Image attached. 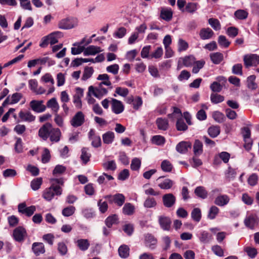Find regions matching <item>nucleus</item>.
<instances>
[{
  "instance_id": "nucleus-1",
  "label": "nucleus",
  "mask_w": 259,
  "mask_h": 259,
  "mask_svg": "<svg viewBox=\"0 0 259 259\" xmlns=\"http://www.w3.org/2000/svg\"><path fill=\"white\" fill-rule=\"evenodd\" d=\"M78 24V20L73 17H68L61 19L58 24V27L61 29L67 30L76 27Z\"/></svg>"
},
{
  "instance_id": "nucleus-2",
  "label": "nucleus",
  "mask_w": 259,
  "mask_h": 259,
  "mask_svg": "<svg viewBox=\"0 0 259 259\" xmlns=\"http://www.w3.org/2000/svg\"><path fill=\"white\" fill-rule=\"evenodd\" d=\"M62 189L61 188L54 187L52 185L46 189L43 193V197L47 201L51 200L55 196H60L62 194Z\"/></svg>"
},
{
  "instance_id": "nucleus-3",
  "label": "nucleus",
  "mask_w": 259,
  "mask_h": 259,
  "mask_svg": "<svg viewBox=\"0 0 259 259\" xmlns=\"http://www.w3.org/2000/svg\"><path fill=\"white\" fill-rule=\"evenodd\" d=\"M107 199L109 203L112 204L115 203L118 206H121L124 203L125 197L122 194L117 193L115 195H107L104 197Z\"/></svg>"
},
{
  "instance_id": "nucleus-4",
  "label": "nucleus",
  "mask_w": 259,
  "mask_h": 259,
  "mask_svg": "<svg viewBox=\"0 0 259 259\" xmlns=\"http://www.w3.org/2000/svg\"><path fill=\"white\" fill-rule=\"evenodd\" d=\"M36 210L34 205L27 207L25 202L21 203L18 205V211L19 213L25 214L27 217L32 215Z\"/></svg>"
},
{
  "instance_id": "nucleus-5",
  "label": "nucleus",
  "mask_w": 259,
  "mask_h": 259,
  "mask_svg": "<svg viewBox=\"0 0 259 259\" xmlns=\"http://www.w3.org/2000/svg\"><path fill=\"white\" fill-rule=\"evenodd\" d=\"M243 61L246 68L256 66L259 63L258 56L256 54H249L244 56Z\"/></svg>"
},
{
  "instance_id": "nucleus-6",
  "label": "nucleus",
  "mask_w": 259,
  "mask_h": 259,
  "mask_svg": "<svg viewBox=\"0 0 259 259\" xmlns=\"http://www.w3.org/2000/svg\"><path fill=\"white\" fill-rule=\"evenodd\" d=\"M52 128V124L47 122L44 124L38 131V136L43 140L46 141L49 137L50 135V132Z\"/></svg>"
},
{
  "instance_id": "nucleus-7",
  "label": "nucleus",
  "mask_w": 259,
  "mask_h": 259,
  "mask_svg": "<svg viewBox=\"0 0 259 259\" xmlns=\"http://www.w3.org/2000/svg\"><path fill=\"white\" fill-rule=\"evenodd\" d=\"M195 61L196 58L193 55L186 56L184 57L180 58L178 61L177 69H180L182 68L181 62L184 66L189 67L192 66Z\"/></svg>"
},
{
  "instance_id": "nucleus-8",
  "label": "nucleus",
  "mask_w": 259,
  "mask_h": 259,
  "mask_svg": "<svg viewBox=\"0 0 259 259\" xmlns=\"http://www.w3.org/2000/svg\"><path fill=\"white\" fill-rule=\"evenodd\" d=\"M43 100H32L30 102V107L31 109L36 113H41L46 109V106L43 104Z\"/></svg>"
},
{
  "instance_id": "nucleus-9",
  "label": "nucleus",
  "mask_w": 259,
  "mask_h": 259,
  "mask_svg": "<svg viewBox=\"0 0 259 259\" xmlns=\"http://www.w3.org/2000/svg\"><path fill=\"white\" fill-rule=\"evenodd\" d=\"M14 239L18 242H22L24 240L26 235V231L23 227L19 226L13 231Z\"/></svg>"
},
{
  "instance_id": "nucleus-10",
  "label": "nucleus",
  "mask_w": 259,
  "mask_h": 259,
  "mask_svg": "<svg viewBox=\"0 0 259 259\" xmlns=\"http://www.w3.org/2000/svg\"><path fill=\"white\" fill-rule=\"evenodd\" d=\"M84 122V116L81 111L77 112L71 120V124L75 127L81 126Z\"/></svg>"
},
{
  "instance_id": "nucleus-11",
  "label": "nucleus",
  "mask_w": 259,
  "mask_h": 259,
  "mask_svg": "<svg viewBox=\"0 0 259 259\" xmlns=\"http://www.w3.org/2000/svg\"><path fill=\"white\" fill-rule=\"evenodd\" d=\"M158 223L161 228L165 231H169L171 223L169 217L162 215L158 217Z\"/></svg>"
},
{
  "instance_id": "nucleus-12",
  "label": "nucleus",
  "mask_w": 259,
  "mask_h": 259,
  "mask_svg": "<svg viewBox=\"0 0 259 259\" xmlns=\"http://www.w3.org/2000/svg\"><path fill=\"white\" fill-rule=\"evenodd\" d=\"M163 205L167 208L172 207L176 203V198L172 193H167L163 195Z\"/></svg>"
},
{
  "instance_id": "nucleus-13",
  "label": "nucleus",
  "mask_w": 259,
  "mask_h": 259,
  "mask_svg": "<svg viewBox=\"0 0 259 259\" xmlns=\"http://www.w3.org/2000/svg\"><path fill=\"white\" fill-rule=\"evenodd\" d=\"M100 88V89H95L93 86L89 87L88 96H90V94L92 93L95 97L100 98L103 95L107 94L108 91L106 88L102 87Z\"/></svg>"
},
{
  "instance_id": "nucleus-14",
  "label": "nucleus",
  "mask_w": 259,
  "mask_h": 259,
  "mask_svg": "<svg viewBox=\"0 0 259 259\" xmlns=\"http://www.w3.org/2000/svg\"><path fill=\"white\" fill-rule=\"evenodd\" d=\"M111 108L112 111L116 114L121 113L124 110V106L122 102L115 99L112 100Z\"/></svg>"
},
{
  "instance_id": "nucleus-15",
  "label": "nucleus",
  "mask_w": 259,
  "mask_h": 259,
  "mask_svg": "<svg viewBox=\"0 0 259 259\" xmlns=\"http://www.w3.org/2000/svg\"><path fill=\"white\" fill-rule=\"evenodd\" d=\"M214 34V32L209 27L201 29L199 33L200 38L202 40L209 39Z\"/></svg>"
},
{
  "instance_id": "nucleus-16",
  "label": "nucleus",
  "mask_w": 259,
  "mask_h": 259,
  "mask_svg": "<svg viewBox=\"0 0 259 259\" xmlns=\"http://www.w3.org/2000/svg\"><path fill=\"white\" fill-rule=\"evenodd\" d=\"M191 143L189 142L182 141L177 144L176 146L177 151L182 154L186 153L188 149H191Z\"/></svg>"
},
{
  "instance_id": "nucleus-17",
  "label": "nucleus",
  "mask_w": 259,
  "mask_h": 259,
  "mask_svg": "<svg viewBox=\"0 0 259 259\" xmlns=\"http://www.w3.org/2000/svg\"><path fill=\"white\" fill-rule=\"evenodd\" d=\"M230 201L229 197L227 195H220L214 200V203L219 206H224L227 205Z\"/></svg>"
},
{
  "instance_id": "nucleus-18",
  "label": "nucleus",
  "mask_w": 259,
  "mask_h": 259,
  "mask_svg": "<svg viewBox=\"0 0 259 259\" xmlns=\"http://www.w3.org/2000/svg\"><path fill=\"white\" fill-rule=\"evenodd\" d=\"M102 51V50L101 49L100 47L91 45L85 48L83 52V55L85 56L95 55Z\"/></svg>"
},
{
  "instance_id": "nucleus-19",
  "label": "nucleus",
  "mask_w": 259,
  "mask_h": 259,
  "mask_svg": "<svg viewBox=\"0 0 259 259\" xmlns=\"http://www.w3.org/2000/svg\"><path fill=\"white\" fill-rule=\"evenodd\" d=\"M32 249L35 255L38 256L45 252L44 245L42 243L34 242L32 244Z\"/></svg>"
},
{
  "instance_id": "nucleus-20",
  "label": "nucleus",
  "mask_w": 259,
  "mask_h": 259,
  "mask_svg": "<svg viewBox=\"0 0 259 259\" xmlns=\"http://www.w3.org/2000/svg\"><path fill=\"white\" fill-rule=\"evenodd\" d=\"M61 132L58 128H52L50 132V139L52 142H58L60 140Z\"/></svg>"
},
{
  "instance_id": "nucleus-21",
  "label": "nucleus",
  "mask_w": 259,
  "mask_h": 259,
  "mask_svg": "<svg viewBox=\"0 0 259 259\" xmlns=\"http://www.w3.org/2000/svg\"><path fill=\"white\" fill-rule=\"evenodd\" d=\"M161 178L162 177H160L157 180V181H160L158 185V187L161 189H170L174 184L173 181L169 179H165L162 181H160Z\"/></svg>"
},
{
  "instance_id": "nucleus-22",
  "label": "nucleus",
  "mask_w": 259,
  "mask_h": 259,
  "mask_svg": "<svg viewBox=\"0 0 259 259\" xmlns=\"http://www.w3.org/2000/svg\"><path fill=\"white\" fill-rule=\"evenodd\" d=\"M244 224L246 227L253 229L257 224V218L253 215H249L244 220Z\"/></svg>"
},
{
  "instance_id": "nucleus-23",
  "label": "nucleus",
  "mask_w": 259,
  "mask_h": 259,
  "mask_svg": "<svg viewBox=\"0 0 259 259\" xmlns=\"http://www.w3.org/2000/svg\"><path fill=\"white\" fill-rule=\"evenodd\" d=\"M118 223V215L116 214L108 216L105 221V223L108 228H110L113 225L117 224Z\"/></svg>"
},
{
  "instance_id": "nucleus-24",
  "label": "nucleus",
  "mask_w": 259,
  "mask_h": 259,
  "mask_svg": "<svg viewBox=\"0 0 259 259\" xmlns=\"http://www.w3.org/2000/svg\"><path fill=\"white\" fill-rule=\"evenodd\" d=\"M199 239L201 242L206 244L209 243L213 239V237L208 232L203 231L200 233Z\"/></svg>"
},
{
  "instance_id": "nucleus-25",
  "label": "nucleus",
  "mask_w": 259,
  "mask_h": 259,
  "mask_svg": "<svg viewBox=\"0 0 259 259\" xmlns=\"http://www.w3.org/2000/svg\"><path fill=\"white\" fill-rule=\"evenodd\" d=\"M209 56L211 61L214 64H219L224 60V55L220 52L211 53Z\"/></svg>"
},
{
  "instance_id": "nucleus-26",
  "label": "nucleus",
  "mask_w": 259,
  "mask_h": 259,
  "mask_svg": "<svg viewBox=\"0 0 259 259\" xmlns=\"http://www.w3.org/2000/svg\"><path fill=\"white\" fill-rule=\"evenodd\" d=\"M76 243L79 249L82 251L88 250L90 245L89 240L86 239H78Z\"/></svg>"
},
{
  "instance_id": "nucleus-27",
  "label": "nucleus",
  "mask_w": 259,
  "mask_h": 259,
  "mask_svg": "<svg viewBox=\"0 0 259 259\" xmlns=\"http://www.w3.org/2000/svg\"><path fill=\"white\" fill-rule=\"evenodd\" d=\"M161 18L167 21H170L172 17V12L171 9L162 8L160 13Z\"/></svg>"
},
{
  "instance_id": "nucleus-28",
  "label": "nucleus",
  "mask_w": 259,
  "mask_h": 259,
  "mask_svg": "<svg viewBox=\"0 0 259 259\" xmlns=\"http://www.w3.org/2000/svg\"><path fill=\"white\" fill-rule=\"evenodd\" d=\"M194 193L197 197L203 199L207 198L208 195L207 191L203 186L197 187L194 190Z\"/></svg>"
},
{
  "instance_id": "nucleus-29",
  "label": "nucleus",
  "mask_w": 259,
  "mask_h": 259,
  "mask_svg": "<svg viewBox=\"0 0 259 259\" xmlns=\"http://www.w3.org/2000/svg\"><path fill=\"white\" fill-rule=\"evenodd\" d=\"M19 116L22 120L28 122L33 121L35 119V117L29 111L24 112L21 111L19 113Z\"/></svg>"
},
{
  "instance_id": "nucleus-30",
  "label": "nucleus",
  "mask_w": 259,
  "mask_h": 259,
  "mask_svg": "<svg viewBox=\"0 0 259 259\" xmlns=\"http://www.w3.org/2000/svg\"><path fill=\"white\" fill-rule=\"evenodd\" d=\"M157 239L152 234L147 235V247L151 249H154L157 245Z\"/></svg>"
},
{
  "instance_id": "nucleus-31",
  "label": "nucleus",
  "mask_w": 259,
  "mask_h": 259,
  "mask_svg": "<svg viewBox=\"0 0 259 259\" xmlns=\"http://www.w3.org/2000/svg\"><path fill=\"white\" fill-rule=\"evenodd\" d=\"M119 255L123 258H126L130 255V248L126 245H121L118 250Z\"/></svg>"
},
{
  "instance_id": "nucleus-32",
  "label": "nucleus",
  "mask_w": 259,
  "mask_h": 259,
  "mask_svg": "<svg viewBox=\"0 0 259 259\" xmlns=\"http://www.w3.org/2000/svg\"><path fill=\"white\" fill-rule=\"evenodd\" d=\"M89 148L86 147H83L81 149L80 159L84 164H86L90 161L91 157V154L89 152Z\"/></svg>"
},
{
  "instance_id": "nucleus-33",
  "label": "nucleus",
  "mask_w": 259,
  "mask_h": 259,
  "mask_svg": "<svg viewBox=\"0 0 259 259\" xmlns=\"http://www.w3.org/2000/svg\"><path fill=\"white\" fill-rule=\"evenodd\" d=\"M156 124L158 129L166 131L168 127V122L167 119L158 118L156 119Z\"/></svg>"
},
{
  "instance_id": "nucleus-34",
  "label": "nucleus",
  "mask_w": 259,
  "mask_h": 259,
  "mask_svg": "<svg viewBox=\"0 0 259 259\" xmlns=\"http://www.w3.org/2000/svg\"><path fill=\"white\" fill-rule=\"evenodd\" d=\"M48 108H51L55 113H57L59 109V105L55 98H53L49 100L47 103Z\"/></svg>"
},
{
  "instance_id": "nucleus-35",
  "label": "nucleus",
  "mask_w": 259,
  "mask_h": 259,
  "mask_svg": "<svg viewBox=\"0 0 259 259\" xmlns=\"http://www.w3.org/2000/svg\"><path fill=\"white\" fill-rule=\"evenodd\" d=\"M202 142L198 140H196L193 145V152L195 156L199 155L202 153Z\"/></svg>"
},
{
  "instance_id": "nucleus-36",
  "label": "nucleus",
  "mask_w": 259,
  "mask_h": 259,
  "mask_svg": "<svg viewBox=\"0 0 259 259\" xmlns=\"http://www.w3.org/2000/svg\"><path fill=\"white\" fill-rule=\"evenodd\" d=\"M103 141L105 144H110L112 143L114 139V134L112 132L108 131L102 136Z\"/></svg>"
},
{
  "instance_id": "nucleus-37",
  "label": "nucleus",
  "mask_w": 259,
  "mask_h": 259,
  "mask_svg": "<svg viewBox=\"0 0 259 259\" xmlns=\"http://www.w3.org/2000/svg\"><path fill=\"white\" fill-rule=\"evenodd\" d=\"M205 62L203 60L195 61L193 64L192 72L193 73L197 74L204 66Z\"/></svg>"
},
{
  "instance_id": "nucleus-38",
  "label": "nucleus",
  "mask_w": 259,
  "mask_h": 259,
  "mask_svg": "<svg viewBox=\"0 0 259 259\" xmlns=\"http://www.w3.org/2000/svg\"><path fill=\"white\" fill-rule=\"evenodd\" d=\"M255 76L251 75L247 78V86L248 89L251 90H255L257 88V84L255 82Z\"/></svg>"
},
{
  "instance_id": "nucleus-39",
  "label": "nucleus",
  "mask_w": 259,
  "mask_h": 259,
  "mask_svg": "<svg viewBox=\"0 0 259 259\" xmlns=\"http://www.w3.org/2000/svg\"><path fill=\"white\" fill-rule=\"evenodd\" d=\"M135 207L130 203H126L122 208V212L124 214L131 215L134 212Z\"/></svg>"
},
{
  "instance_id": "nucleus-40",
  "label": "nucleus",
  "mask_w": 259,
  "mask_h": 259,
  "mask_svg": "<svg viewBox=\"0 0 259 259\" xmlns=\"http://www.w3.org/2000/svg\"><path fill=\"white\" fill-rule=\"evenodd\" d=\"M191 218L194 221L196 222H200L201 219V211L200 208H194L191 213Z\"/></svg>"
},
{
  "instance_id": "nucleus-41",
  "label": "nucleus",
  "mask_w": 259,
  "mask_h": 259,
  "mask_svg": "<svg viewBox=\"0 0 259 259\" xmlns=\"http://www.w3.org/2000/svg\"><path fill=\"white\" fill-rule=\"evenodd\" d=\"M94 73V69L92 67H85L81 77L82 80H87L90 78Z\"/></svg>"
},
{
  "instance_id": "nucleus-42",
  "label": "nucleus",
  "mask_w": 259,
  "mask_h": 259,
  "mask_svg": "<svg viewBox=\"0 0 259 259\" xmlns=\"http://www.w3.org/2000/svg\"><path fill=\"white\" fill-rule=\"evenodd\" d=\"M208 133L211 138L217 137L220 133V127L219 126H211L208 129Z\"/></svg>"
},
{
  "instance_id": "nucleus-43",
  "label": "nucleus",
  "mask_w": 259,
  "mask_h": 259,
  "mask_svg": "<svg viewBox=\"0 0 259 259\" xmlns=\"http://www.w3.org/2000/svg\"><path fill=\"white\" fill-rule=\"evenodd\" d=\"M208 24L214 30H220L221 25L220 21L215 18H209L208 20Z\"/></svg>"
},
{
  "instance_id": "nucleus-44",
  "label": "nucleus",
  "mask_w": 259,
  "mask_h": 259,
  "mask_svg": "<svg viewBox=\"0 0 259 259\" xmlns=\"http://www.w3.org/2000/svg\"><path fill=\"white\" fill-rule=\"evenodd\" d=\"M198 4L195 3H188L187 4L185 9V12L194 13L198 9Z\"/></svg>"
},
{
  "instance_id": "nucleus-45",
  "label": "nucleus",
  "mask_w": 259,
  "mask_h": 259,
  "mask_svg": "<svg viewBox=\"0 0 259 259\" xmlns=\"http://www.w3.org/2000/svg\"><path fill=\"white\" fill-rule=\"evenodd\" d=\"M212 117L215 121L219 123L223 122L226 119L224 114L218 111L213 112Z\"/></svg>"
},
{
  "instance_id": "nucleus-46",
  "label": "nucleus",
  "mask_w": 259,
  "mask_h": 259,
  "mask_svg": "<svg viewBox=\"0 0 259 259\" xmlns=\"http://www.w3.org/2000/svg\"><path fill=\"white\" fill-rule=\"evenodd\" d=\"M152 144L157 145H162L165 143V139L163 137L160 135L154 136L151 139Z\"/></svg>"
},
{
  "instance_id": "nucleus-47",
  "label": "nucleus",
  "mask_w": 259,
  "mask_h": 259,
  "mask_svg": "<svg viewBox=\"0 0 259 259\" xmlns=\"http://www.w3.org/2000/svg\"><path fill=\"white\" fill-rule=\"evenodd\" d=\"M42 183V179L41 178H37L33 180L31 182V187L32 190L36 191L38 190Z\"/></svg>"
},
{
  "instance_id": "nucleus-48",
  "label": "nucleus",
  "mask_w": 259,
  "mask_h": 259,
  "mask_svg": "<svg viewBox=\"0 0 259 259\" xmlns=\"http://www.w3.org/2000/svg\"><path fill=\"white\" fill-rule=\"evenodd\" d=\"M176 127L177 130L179 131H185L188 128L187 125L182 117L178 119L176 123Z\"/></svg>"
},
{
  "instance_id": "nucleus-49",
  "label": "nucleus",
  "mask_w": 259,
  "mask_h": 259,
  "mask_svg": "<svg viewBox=\"0 0 259 259\" xmlns=\"http://www.w3.org/2000/svg\"><path fill=\"white\" fill-rule=\"evenodd\" d=\"M224 97L218 94H211L210 95L211 102L213 104L222 102L224 100Z\"/></svg>"
},
{
  "instance_id": "nucleus-50",
  "label": "nucleus",
  "mask_w": 259,
  "mask_h": 259,
  "mask_svg": "<svg viewBox=\"0 0 259 259\" xmlns=\"http://www.w3.org/2000/svg\"><path fill=\"white\" fill-rule=\"evenodd\" d=\"M211 250L216 255L222 257L224 255V252L223 248L219 245H214L212 246Z\"/></svg>"
},
{
  "instance_id": "nucleus-51",
  "label": "nucleus",
  "mask_w": 259,
  "mask_h": 259,
  "mask_svg": "<svg viewBox=\"0 0 259 259\" xmlns=\"http://www.w3.org/2000/svg\"><path fill=\"white\" fill-rule=\"evenodd\" d=\"M219 212V209L215 206H212L208 212L207 217L210 220H213Z\"/></svg>"
},
{
  "instance_id": "nucleus-52",
  "label": "nucleus",
  "mask_w": 259,
  "mask_h": 259,
  "mask_svg": "<svg viewBox=\"0 0 259 259\" xmlns=\"http://www.w3.org/2000/svg\"><path fill=\"white\" fill-rule=\"evenodd\" d=\"M75 208L73 206H69L63 209L62 213L64 217H70L75 212Z\"/></svg>"
},
{
  "instance_id": "nucleus-53",
  "label": "nucleus",
  "mask_w": 259,
  "mask_h": 259,
  "mask_svg": "<svg viewBox=\"0 0 259 259\" xmlns=\"http://www.w3.org/2000/svg\"><path fill=\"white\" fill-rule=\"evenodd\" d=\"M161 167L163 171L170 172L172 170V165L169 161L164 160L161 162Z\"/></svg>"
},
{
  "instance_id": "nucleus-54",
  "label": "nucleus",
  "mask_w": 259,
  "mask_h": 259,
  "mask_svg": "<svg viewBox=\"0 0 259 259\" xmlns=\"http://www.w3.org/2000/svg\"><path fill=\"white\" fill-rule=\"evenodd\" d=\"M16 141L14 145V149L16 152L20 153L23 152V145L22 139L20 138H16Z\"/></svg>"
},
{
  "instance_id": "nucleus-55",
  "label": "nucleus",
  "mask_w": 259,
  "mask_h": 259,
  "mask_svg": "<svg viewBox=\"0 0 259 259\" xmlns=\"http://www.w3.org/2000/svg\"><path fill=\"white\" fill-rule=\"evenodd\" d=\"M103 166L106 170H110L114 171L116 169V165L114 160L108 161L103 163Z\"/></svg>"
},
{
  "instance_id": "nucleus-56",
  "label": "nucleus",
  "mask_w": 259,
  "mask_h": 259,
  "mask_svg": "<svg viewBox=\"0 0 259 259\" xmlns=\"http://www.w3.org/2000/svg\"><path fill=\"white\" fill-rule=\"evenodd\" d=\"M235 16L238 19H245L248 16V13L244 10H238L234 13Z\"/></svg>"
},
{
  "instance_id": "nucleus-57",
  "label": "nucleus",
  "mask_w": 259,
  "mask_h": 259,
  "mask_svg": "<svg viewBox=\"0 0 259 259\" xmlns=\"http://www.w3.org/2000/svg\"><path fill=\"white\" fill-rule=\"evenodd\" d=\"M218 43L221 47L225 48H228L230 44V42L228 40L224 35H220L219 36Z\"/></svg>"
},
{
  "instance_id": "nucleus-58",
  "label": "nucleus",
  "mask_w": 259,
  "mask_h": 259,
  "mask_svg": "<svg viewBox=\"0 0 259 259\" xmlns=\"http://www.w3.org/2000/svg\"><path fill=\"white\" fill-rule=\"evenodd\" d=\"M98 206L100 211L102 213L106 212L108 209V205L106 201H102V199H100L98 202Z\"/></svg>"
},
{
  "instance_id": "nucleus-59",
  "label": "nucleus",
  "mask_w": 259,
  "mask_h": 259,
  "mask_svg": "<svg viewBox=\"0 0 259 259\" xmlns=\"http://www.w3.org/2000/svg\"><path fill=\"white\" fill-rule=\"evenodd\" d=\"M50 158L51 154L49 150L47 148H45L41 156L42 162L44 163L48 162L50 161Z\"/></svg>"
},
{
  "instance_id": "nucleus-60",
  "label": "nucleus",
  "mask_w": 259,
  "mask_h": 259,
  "mask_svg": "<svg viewBox=\"0 0 259 259\" xmlns=\"http://www.w3.org/2000/svg\"><path fill=\"white\" fill-rule=\"evenodd\" d=\"M126 33V29L125 28L123 27H121L119 28L114 33V36L116 38H121Z\"/></svg>"
},
{
  "instance_id": "nucleus-61",
  "label": "nucleus",
  "mask_w": 259,
  "mask_h": 259,
  "mask_svg": "<svg viewBox=\"0 0 259 259\" xmlns=\"http://www.w3.org/2000/svg\"><path fill=\"white\" fill-rule=\"evenodd\" d=\"M141 160L138 158H134L131 164V168L133 170H138L141 166Z\"/></svg>"
},
{
  "instance_id": "nucleus-62",
  "label": "nucleus",
  "mask_w": 259,
  "mask_h": 259,
  "mask_svg": "<svg viewBox=\"0 0 259 259\" xmlns=\"http://www.w3.org/2000/svg\"><path fill=\"white\" fill-rule=\"evenodd\" d=\"M84 190L85 194L89 196L93 195L95 192L93 184L92 183L86 185L84 187Z\"/></svg>"
},
{
  "instance_id": "nucleus-63",
  "label": "nucleus",
  "mask_w": 259,
  "mask_h": 259,
  "mask_svg": "<svg viewBox=\"0 0 259 259\" xmlns=\"http://www.w3.org/2000/svg\"><path fill=\"white\" fill-rule=\"evenodd\" d=\"M188 48V44L182 38L178 41V51L179 52L186 51Z\"/></svg>"
},
{
  "instance_id": "nucleus-64",
  "label": "nucleus",
  "mask_w": 259,
  "mask_h": 259,
  "mask_svg": "<svg viewBox=\"0 0 259 259\" xmlns=\"http://www.w3.org/2000/svg\"><path fill=\"white\" fill-rule=\"evenodd\" d=\"M232 73L234 74L242 75V65L241 64H235L232 67Z\"/></svg>"
}]
</instances>
